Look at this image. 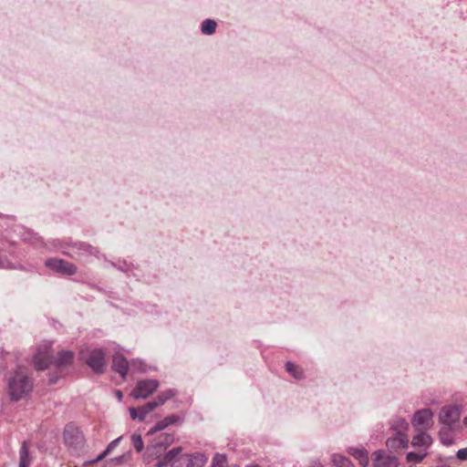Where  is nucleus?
Returning <instances> with one entry per match:
<instances>
[{
  "instance_id": "nucleus-1",
  "label": "nucleus",
  "mask_w": 467,
  "mask_h": 467,
  "mask_svg": "<svg viewBox=\"0 0 467 467\" xmlns=\"http://www.w3.org/2000/svg\"><path fill=\"white\" fill-rule=\"evenodd\" d=\"M7 393L14 401H18L27 397L33 389V382L28 378L25 369L17 367L5 378Z\"/></svg>"
},
{
  "instance_id": "nucleus-2",
  "label": "nucleus",
  "mask_w": 467,
  "mask_h": 467,
  "mask_svg": "<svg viewBox=\"0 0 467 467\" xmlns=\"http://www.w3.org/2000/svg\"><path fill=\"white\" fill-rule=\"evenodd\" d=\"M67 244L70 245V253L74 254L73 258L81 259L86 263L92 262L93 258L99 259L100 257L107 261V258L100 254L97 247H94L88 243L81 241H70V243Z\"/></svg>"
},
{
  "instance_id": "nucleus-3",
  "label": "nucleus",
  "mask_w": 467,
  "mask_h": 467,
  "mask_svg": "<svg viewBox=\"0 0 467 467\" xmlns=\"http://www.w3.org/2000/svg\"><path fill=\"white\" fill-rule=\"evenodd\" d=\"M174 441L173 434L171 433H161L158 437L156 441L149 445L146 449V451L143 455L144 462L146 463H150L153 461V458L156 456L158 457V454H161L162 451H165V449L171 445Z\"/></svg>"
},
{
  "instance_id": "nucleus-4",
  "label": "nucleus",
  "mask_w": 467,
  "mask_h": 467,
  "mask_svg": "<svg viewBox=\"0 0 467 467\" xmlns=\"http://www.w3.org/2000/svg\"><path fill=\"white\" fill-rule=\"evenodd\" d=\"M462 413V407L461 405L443 406L439 412V421L449 430H451L459 422Z\"/></svg>"
},
{
  "instance_id": "nucleus-5",
  "label": "nucleus",
  "mask_w": 467,
  "mask_h": 467,
  "mask_svg": "<svg viewBox=\"0 0 467 467\" xmlns=\"http://www.w3.org/2000/svg\"><path fill=\"white\" fill-rule=\"evenodd\" d=\"M207 456L201 452L192 454H176L172 459V467H203L207 462Z\"/></svg>"
},
{
  "instance_id": "nucleus-6",
  "label": "nucleus",
  "mask_w": 467,
  "mask_h": 467,
  "mask_svg": "<svg viewBox=\"0 0 467 467\" xmlns=\"http://www.w3.org/2000/svg\"><path fill=\"white\" fill-rule=\"evenodd\" d=\"M81 358L95 373H103L105 369V352L102 348H95L89 352L81 351Z\"/></svg>"
},
{
  "instance_id": "nucleus-7",
  "label": "nucleus",
  "mask_w": 467,
  "mask_h": 467,
  "mask_svg": "<svg viewBox=\"0 0 467 467\" xmlns=\"http://www.w3.org/2000/svg\"><path fill=\"white\" fill-rule=\"evenodd\" d=\"M433 411L425 408L416 410L411 418V425L415 430L429 431L434 424Z\"/></svg>"
},
{
  "instance_id": "nucleus-8",
  "label": "nucleus",
  "mask_w": 467,
  "mask_h": 467,
  "mask_svg": "<svg viewBox=\"0 0 467 467\" xmlns=\"http://www.w3.org/2000/svg\"><path fill=\"white\" fill-rule=\"evenodd\" d=\"M45 266L56 274L62 275H73L77 273V266L68 261L60 258H48L45 261Z\"/></svg>"
},
{
  "instance_id": "nucleus-9",
  "label": "nucleus",
  "mask_w": 467,
  "mask_h": 467,
  "mask_svg": "<svg viewBox=\"0 0 467 467\" xmlns=\"http://www.w3.org/2000/svg\"><path fill=\"white\" fill-rule=\"evenodd\" d=\"M159 387V381L156 379H144L137 383L131 391V396L135 400H144L150 396Z\"/></svg>"
},
{
  "instance_id": "nucleus-10",
  "label": "nucleus",
  "mask_w": 467,
  "mask_h": 467,
  "mask_svg": "<svg viewBox=\"0 0 467 467\" xmlns=\"http://www.w3.org/2000/svg\"><path fill=\"white\" fill-rule=\"evenodd\" d=\"M50 349V343H45L38 347L36 353L34 355L33 358V363L36 369L44 370L51 363L52 355Z\"/></svg>"
},
{
  "instance_id": "nucleus-11",
  "label": "nucleus",
  "mask_w": 467,
  "mask_h": 467,
  "mask_svg": "<svg viewBox=\"0 0 467 467\" xmlns=\"http://www.w3.org/2000/svg\"><path fill=\"white\" fill-rule=\"evenodd\" d=\"M385 444L390 451L405 450L409 447V434L389 431Z\"/></svg>"
},
{
  "instance_id": "nucleus-12",
  "label": "nucleus",
  "mask_w": 467,
  "mask_h": 467,
  "mask_svg": "<svg viewBox=\"0 0 467 467\" xmlns=\"http://www.w3.org/2000/svg\"><path fill=\"white\" fill-rule=\"evenodd\" d=\"M63 436L65 443L69 447L78 448L84 442L83 433L73 424H67L65 427Z\"/></svg>"
},
{
  "instance_id": "nucleus-13",
  "label": "nucleus",
  "mask_w": 467,
  "mask_h": 467,
  "mask_svg": "<svg viewBox=\"0 0 467 467\" xmlns=\"http://www.w3.org/2000/svg\"><path fill=\"white\" fill-rule=\"evenodd\" d=\"M373 467H398L397 457L386 452L383 450L375 451L372 453Z\"/></svg>"
},
{
  "instance_id": "nucleus-14",
  "label": "nucleus",
  "mask_w": 467,
  "mask_h": 467,
  "mask_svg": "<svg viewBox=\"0 0 467 467\" xmlns=\"http://www.w3.org/2000/svg\"><path fill=\"white\" fill-rule=\"evenodd\" d=\"M415 431L411 440L412 447L427 451L433 442L432 437L425 430H415Z\"/></svg>"
},
{
  "instance_id": "nucleus-15",
  "label": "nucleus",
  "mask_w": 467,
  "mask_h": 467,
  "mask_svg": "<svg viewBox=\"0 0 467 467\" xmlns=\"http://www.w3.org/2000/svg\"><path fill=\"white\" fill-rule=\"evenodd\" d=\"M73 241L71 238L67 239H53L47 243L43 244L49 251H60L63 254L74 257V254L70 253V245L67 243Z\"/></svg>"
},
{
  "instance_id": "nucleus-16",
  "label": "nucleus",
  "mask_w": 467,
  "mask_h": 467,
  "mask_svg": "<svg viewBox=\"0 0 467 467\" xmlns=\"http://www.w3.org/2000/svg\"><path fill=\"white\" fill-rule=\"evenodd\" d=\"M127 358L120 353H116L112 358V368L119 373L122 379H125L129 369Z\"/></svg>"
},
{
  "instance_id": "nucleus-17",
  "label": "nucleus",
  "mask_w": 467,
  "mask_h": 467,
  "mask_svg": "<svg viewBox=\"0 0 467 467\" xmlns=\"http://www.w3.org/2000/svg\"><path fill=\"white\" fill-rule=\"evenodd\" d=\"M347 452L354 457L361 467H368L369 463L368 451L364 447H348Z\"/></svg>"
},
{
  "instance_id": "nucleus-18",
  "label": "nucleus",
  "mask_w": 467,
  "mask_h": 467,
  "mask_svg": "<svg viewBox=\"0 0 467 467\" xmlns=\"http://www.w3.org/2000/svg\"><path fill=\"white\" fill-rule=\"evenodd\" d=\"M389 431L409 434L410 424L405 418L394 417L389 422Z\"/></svg>"
},
{
  "instance_id": "nucleus-19",
  "label": "nucleus",
  "mask_w": 467,
  "mask_h": 467,
  "mask_svg": "<svg viewBox=\"0 0 467 467\" xmlns=\"http://www.w3.org/2000/svg\"><path fill=\"white\" fill-rule=\"evenodd\" d=\"M178 421H180V417L179 416H177V415L167 416L163 420L158 421L154 425V427H152L148 431L147 434L148 435H152L155 432H158V431H161L164 430L165 428H167L170 425H173V424L177 423Z\"/></svg>"
},
{
  "instance_id": "nucleus-20",
  "label": "nucleus",
  "mask_w": 467,
  "mask_h": 467,
  "mask_svg": "<svg viewBox=\"0 0 467 467\" xmlns=\"http://www.w3.org/2000/svg\"><path fill=\"white\" fill-rule=\"evenodd\" d=\"M182 451L181 447H176L171 450H170L168 452L164 454L162 458H160L161 454H158V457H154V459H157V462L155 463V467H164L168 464H170L172 467V459L176 454H179Z\"/></svg>"
},
{
  "instance_id": "nucleus-21",
  "label": "nucleus",
  "mask_w": 467,
  "mask_h": 467,
  "mask_svg": "<svg viewBox=\"0 0 467 467\" xmlns=\"http://www.w3.org/2000/svg\"><path fill=\"white\" fill-rule=\"evenodd\" d=\"M15 231L17 232V234L25 242H28L35 244H36L37 243L44 244L41 238L36 234H35L29 229L24 228L21 225L17 226Z\"/></svg>"
},
{
  "instance_id": "nucleus-22",
  "label": "nucleus",
  "mask_w": 467,
  "mask_h": 467,
  "mask_svg": "<svg viewBox=\"0 0 467 467\" xmlns=\"http://www.w3.org/2000/svg\"><path fill=\"white\" fill-rule=\"evenodd\" d=\"M110 265L117 270L125 273L130 275L134 270L135 266L132 263L127 262L126 260L118 262H109Z\"/></svg>"
},
{
  "instance_id": "nucleus-23",
  "label": "nucleus",
  "mask_w": 467,
  "mask_h": 467,
  "mask_svg": "<svg viewBox=\"0 0 467 467\" xmlns=\"http://www.w3.org/2000/svg\"><path fill=\"white\" fill-rule=\"evenodd\" d=\"M73 352L71 351H61L58 353L55 364L57 368H61L69 365L73 360Z\"/></svg>"
},
{
  "instance_id": "nucleus-24",
  "label": "nucleus",
  "mask_w": 467,
  "mask_h": 467,
  "mask_svg": "<svg viewBox=\"0 0 467 467\" xmlns=\"http://www.w3.org/2000/svg\"><path fill=\"white\" fill-rule=\"evenodd\" d=\"M285 369L296 379H303L305 378L303 368L293 362L287 361L285 363Z\"/></svg>"
},
{
  "instance_id": "nucleus-25",
  "label": "nucleus",
  "mask_w": 467,
  "mask_h": 467,
  "mask_svg": "<svg viewBox=\"0 0 467 467\" xmlns=\"http://www.w3.org/2000/svg\"><path fill=\"white\" fill-rule=\"evenodd\" d=\"M20 462L19 467H29L31 464V459L29 457V451L26 441L22 443L19 451Z\"/></svg>"
},
{
  "instance_id": "nucleus-26",
  "label": "nucleus",
  "mask_w": 467,
  "mask_h": 467,
  "mask_svg": "<svg viewBox=\"0 0 467 467\" xmlns=\"http://www.w3.org/2000/svg\"><path fill=\"white\" fill-rule=\"evenodd\" d=\"M217 27V23L213 19L207 18L202 22L201 31L203 35H213Z\"/></svg>"
},
{
  "instance_id": "nucleus-27",
  "label": "nucleus",
  "mask_w": 467,
  "mask_h": 467,
  "mask_svg": "<svg viewBox=\"0 0 467 467\" xmlns=\"http://www.w3.org/2000/svg\"><path fill=\"white\" fill-rule=\"evenodd\" d=\"M332 462L335 467H355L348 458L341 454H333Z\"/></svg>"
},
{
  "instance_id": "nucleus-28",
  "label": "nucleus",
  "mask_w": 467,
  "mask_h": 467,
  "mask_svg": "<svg viewBox=\"0 0 467 467\" xmlns=\"http://www.w3.org/2000/svg\"><path fill=\"white\" fill-rule=\"evenodd\" d=\"M427 454L428 451L421 450H420L418 452L410 451L407 453L406 460L408 462L420 463L424 460Z\"/></svg>"
},
{
  "instance_id": "nucleus-29",
  "label": "nucleus",
  "mask_w": 467,
  "mask_h": 467,
  "mask_svg": "<svg viewBox=\"0 0 467 467\" xmlns=\"http://www.w3.org/2000/svg\"><path fill=\"white\" fill-rule=\"evenodd\" d=\"M441 442L445 446H450L454 442L453 437L450 434L448 430H441L439 432Z\"/></svg>"
},
{
  "instance_id": "nucleus-30",
  "label": "nucleus",
  "mask_w": 467,
  "mask_h": 467,
  "mask_svg": "<svg viewBox=\"0 0 467 467\" xmlns=\"http://www.w3.org/2000/svg\"><path fill=\"white\" fill-rule=\"evenodd\" d=\"M157 407H159V404H158L156 399L154 400H152V401H150V402L146 403L143 406H140V410H141L140 418H146V416L150 412L154 410Z\"/></svg>"
},
{
  "instance_id": "nucleus-31",
  "label": "nucleus",
  "mask_w": 467,
  "mask_h": 467,
  "mask_svg": "<svg viewBox=\"0 0 467 467\" xmlns=\"http://www.w3.org/2000/svg\"><path fill=\"white\" fill-rule=\"evenodd\" d=\"M174 395L175 391L173 389H167L159 394L155 399L159 406H161L163 405L168 400L171 399Z\"/></svg>"
},
{
  "instance_id": "nucleus-32",
  "label": "nucleus",
  "mask_w": 467,
  "mask_h": 467,
  "mask_svg": "<svg viewBox=\"0 0 467 467\" xmlns=\"http://www.w3.org/2000/svg\"><path fill=\"white\" fill-rule=\"evenodd\" d=\"M211 467H226V455L216 453L213 458Z\"/></svg>"
},
{
  "instance_id": "nucleus-33",
  "label": "nucleus",
  "mask_w": 467,
  "mask_h": 467,
  "mask_svg": "<svg viewBox=\"0 0 467 467\" xmlns=\"http://www.w3.org/2000/svg\"><path fill=\"white\" fill-rule=\"evenodd\" d=\"M131 443H132L134 449L136 450V451H138V452L142 451V450L144 448V443H143V441H142V438L140 435L133 434L131 436Z\"/></svg>"
},
{
  "instance_id": "nucleus-34",
  "label": "nucleus",
  "mask_w": 467,
  "mask_h": 467,
  "mask_svg": "<svg viewBox=\"0 0 467 467\" xmlns=\"http://www.w3.org/2000/svg\"><path fill=\"white\" fill-rule=\"evenodd\" d=\"M129 411H130V418L132 420H139V421H142L145 420V418H140V416H141L140 407H139V408L131 407L129 409Z\"/></svg>"
},
{
  "instance_id": "nucleus-35",
  "label": "nucleus",
  "mask_w": 467,
  "mask_h": 467,
  "mask_svg": "<svg viewBox=\"0 0 467 467\" xmlns=\"http://www.w3.org/2000/svg\"><path fill=\"white\" fill-rule=\"evenodd\" d=\"M122 439V436H119L118 438H116L115 440H113L112 441H110L108 446L106 447V449L104 450L106 451V453L109 455V453L112 452V451L119 445V441H121Z\"/></svg>"
},
{
  "instance_id": "nucleus-36",
  "label": "nucleus",
  "mask_w": 467,
  "mask_h": 467,
  "mask_svg": "<svg viewBox=\"0 0 467 467\" xmlns=\"http://www.w3.org/2000/svg\"><path fill=\"white\" fill-rule=\"evenodd\" d=\"M456 456L461 461H467V447L458 450Z\"/></svg>"
},
{
  "instance_id": "nucleus-37",
  "label": "nucleus",
  "mask_w": 467,
  "mask_h": 467,
  "mask_svg": "<svg viewBox=\"0 0 467 467\" xmlns=\"http://www.w3.org/2000/svg\"><path fill=\"white\" fill-rule=\"evenodd\" d=\"M106 456H108V454L106 453L105 451H103L97 458L89 461V463H91V464L98 463L99 462L103 460Z\"/></svg>"
},
{
  "instance_id": "nucleus-38",
  "label": "nucleus",
  "mask_w": 467,
  "mask_h": 467,
  "mask_svg": "<svg viewBox=\"0 0 467 467\" xmlns=\"http://www.w3.org/2000/svg\"><path fill=\"white\" fill-rule=\"evenodd\" d=\"M106 456H108V454L106 453L105 451H103L97 458L89 461V463H91V464L98 463L99 462L103 460Z\"/></svg>"
},
{
  "instance_id": "nucleus-39",
  "label": "nucleus",
  "mask_w": 467,
  "mask_h": 467,
  "mask_svg": "<svg viewBox=\"0 0 467 467\" xmlns=\"http://www.w3.org/2000/svg\"><path fill=\"white\" fill-rule=\"evenodd\" d=\"M106 456H108V454L106 453L105 451H103L97 458L89 461V463H91V464L98 463L99 462L103 460Z\"/></svg>"
},
{
  "instance_id": "nucleus-40",
  "label": "nucleus",
  "mask_w": 467,
  "mask_h": 467,
  "mask_svg": "<svg viewBox=\"0 0 467 467\" xmlns=\"http://www.w3.org/2000/svg\"><path fill=\"white\" fill-rule=\"evenodd\" d=\"M132 368H138V369H141L142 362L140 360H132L130 363Z\"/></svg>"
},
{
  "instance_id": "nucleus-41",
  "label": "nucleus",
  "mask_w": 467,
  "mask_h": 467,
  "mask_svg": "<svg viewBox=\"0 0 467 467\" xmlns=\"http://www.w3.org/2000/svg\"><path fill=\"white\" fill-rule=\"evenodd\" d=\"M116 397L119 400H121L123 395H122V392L120 390H117L116 391Z\"/></svg>"
},
{
  "instance_id": "nucleus-42",
  "label": "nucleus",
  "mask_w": 467,
  "mask_h": 467,
  "mask_svg": "<svg viewBox=\"0 0 467 467\" xmlns=\"http://www.w3.org/2000/svg\"><path fill=\"white\" fill-rule=\"evenodd\" d=\"M463 425L467 428V415L463 418Z\"/></svg>"
},
{
  "instance_id": "nucleus-43",
  "label": "nucleus",
  "mask_w": 467,
  "mask_h": 467,
  "mask_svg": "<svg viewBox=\"0 0 467 467\" xmlns=\"http://www.w3.org/2000/svg\"><path fill=\"white\" fill-rule=\"evenodd\" d=\"M247 467H260V466H259V465H257V464H254V465H249V466H247Z\"/></svg>"
},
{
  "instance_id": "nucleus-44",
  "label": "nucleus",
  "mask_w": 467,
  "mask_h": 467,
  "mask_svg": "<svg viewBox=\"0 0 467 467\" xmlns=\"http://www.w3.org/2000/svg\"><path fill=\"white\" fill-rule=\"evenodd\" d=\"M5 265H4V263H1L0 265V267H5Z\"/></svg>"
},
{
  "instance_id": "nucleus-45",
  "label": "nucleus",
  "mask_w": 467,
  "mask_h": 467,
  "mask_svg": "<svg viewBox=\"0 0 467 467\" xmlns=\"http://www.w3.org/2000/svg\"><path fill=\"white\" fill-rule=\"evenodd\" d=\"M232 467H240V466H238V465H233Z\"/></svg>"
}]
</instances>
